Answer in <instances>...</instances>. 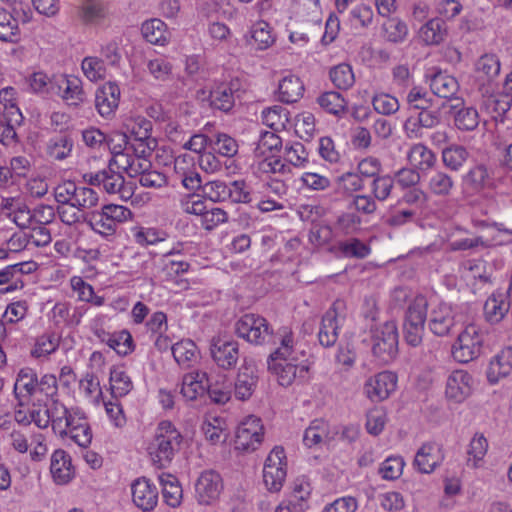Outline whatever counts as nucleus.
I'll list each match as a JSON object with an SVG mask.
<instances>
[{
	"instance_id": "nucleus-58",
	"label": "nucleus",
	"mask_w": 512,
	"mask_h": 512,
	"mask_svg": "<svg viewBox=\"0 0 512 512\" xmlns=\"http://www.w3.org/2000/svg\"><path fill=\"white\" fill-rule=\"evenodd\" d=\"M371 194L378 200V201H385L387 200L394 187V178L391 175L385 174V175H379L371 182Z\"/></svg>"
},
{
	"instance_id": "nucleus-55",
	"label": "nucleus",
	"mask_w": 512,
	"mask_h": 512,
	"mask_svg": "<svg viewBox=\"0 0 512 512\" xmlns=\"http://www.w3.org/2000/svg\"><path fill=\"white\" fill-rule=\"evenodd\" d=\"M385 38L393 43L403 42L408 34V28L405 22L398 18H389L383 24Z\"/></svg>"
},
{
	"instance_id": "nucleus-37",
	"label": "nucleus",
	"mask_w": 512,
	"mask_h": 512,
	"mask_svg": "<svg viewBox=\"0 0 512 512\" xmlns=\"http://www.w3.org/2000/svg\"><path fill=\"white\" fill-rule=\"evenodd\" d=\"M278 92L281 102L294 103L302 97L304 85L300 78L294 75H287L279 82Z\"/></svg>"
},
{
	"instance_id": "nucleus-64",
	"label": "nucleus",
	"mask_w": 512,
	"mask_h": 512,
	"mask_svg": "<svg viewBox=\"0 0 512 512\" xmlns=\"http://www.w3.org/2000/svg\"><path fill=\"white\" fill-rule=\"evenodd\" d=\"M475 68L478 73H482L490 80L499 74L500 61L494 54H485L477 60Z\"/></svg>"
},
{
	"instance_id": "nucleus-14",
	"label": "nucleus",
	"mask_w": 512,
	"mask_h": 512,
	"mask_svg": "<svg viewBox=\"0 0 512 512\" xmlns=\"http://www.w3.org/2000/svg\"><path fill=\"white\" fill-rule=\"evenodd\" d=\"M397 376L389 371L378 373L367 380L364 391L367 397L373 402H380L389 397L395 390Z\"/></svg>"
},
{
	"instance_id": "nucleus-24",
	"label": "nucleus",
	"mask_w": 512,
	"mask_h": 512,
	"mask_svg": "<svg viewBox=\"0 0 512 512\" xmlns=\"http://www.w3.org/2000/svg\"><path fill=\"white\" fill-rule=\"evenodd\" d=\"M207 374L202 371L187 373L182 378L180 393L188 401L196 400L207 390Z\"/></svg>"
},
{
	"instance_id": "nucleus-20",
	"label": "nucleus",
	"mask_w": 512,
	"mask_h": 512,
	"mask_svg": "<svg viewBox=\"0 0 512 512\" xmlns=\"http://www.w3.org/2000/svg\"><path fill=\"white\" fill-rule=\"evenodd\" d=\"M427 319L430 331L438 337L448 336L455 326L454 314L446 304L434 307Z\"/></svg>"
},
{
	"instance_id": "nucleus-60",
	"label": "nucleus",
	"mask_w": 512,
	"mask_h": 512,
	"mask_svg": "<svg viewBox=\"0 0 512 512\" xmlns=\"http://www.w3.org/2000/svg\"><path fill=\"white\" fill-rule=\"evenodd\" d=\"M263 122L274 130L285 127L288 122V111L282 106L275 105L262 112Z\"/></svg>"
},
{
	"instance_id": "nucleus-23",
	"label": "nucleus",
	"mask_w": 512,
	"mask_h": 512,
	"mask_svg": "<svg viewBox=\"0 0 512 512\" xmlns=\"http://www.w3.org/2000/svg\"><path fill=\"white\" fill-rule=\"evenodd\" d=\"M50 471L57 484H66L74 476V467L69 454L57 449L51 455Z\"/></svg>"
},
{
	"instance_id": "nucleus-49",
	"label": "nucleus",
	"mask_w": 512,
	"mask_h": 512,
	"mask_svg": "<svg viewBox=\"0 0 512 512\" xmlns=\"http://www.w3.org/2000/svg\"><path fill=\"white\" fill-rule=\"evenodd\" d=\"M110 388L113 398H122L128 394V370L125 365L115 366L111 370Z\"/></svg>"
},
{
	"instance_id": "nucleus-53",
	"label": "nucleus",
	"mask_w": 512,
	"mask_h": 512,
	"mask_svg": "<svg viewBox=\"0 0 512 512\" xmlns=\"http://www.w3.org/2000/svg\"><path fill=\"white\" fill-rule=\"evenodd\" d=\"M318 104L330 114L340 115L346 109L347 102L343 96L335 91L325 92L318 97Z\"/></svg>"
},
{
	"instance_id": "nucleus-21",
	"label": "nucleus",
	"mask_w": 512,
	"mask_h": 512,
	"mask_svg": "<svg viewBox=\"0 0 512 512\" xmlns=\"http://www.w3.org/2000/svg\"><path fill=\"white\" fill-rule=\"evenodd\" d=\"M153 150L154 146L143 143L130 147V189L136 185V178L152 167L149 158Z\"/></svg>"
},
{
	"instance_id": "nucleus-52",
	"label": "nucleus",
	"mask_w": 512,
	"mask_h": 512,
	"mask_svg": "<svg viewBox=\"0 0 512 512\" xmlns=\"http://www.w3.org/2000/svg\"><path fill=\"white\" fill-rule=\"evenodd\" d=\"M36 396L39 401L50 400L51 403L59 401L58 397V381L54 374H44L37 382Z\"/></svg>"
},
{
	"instance_id": "nucleus-42",
	"label": "nucleus",
	"mask_w": 512,
	"mask_h": 512,
	"mask_svg": "<svg viewBox=\"0 0 512 512\" xmlns=\"http://www.w3.org/2000/svg\"><path fill=\"white\" fill-rule=\"evenodd\" d=\"M184 160L175 161V173L177 178L181 181L183 187L188 191L202 190L204 184H202L201 175L193 167H184Z\"/></svg>"
},
{
	"instance_id": "nucleus-43",
	"label": "nucleus",
	"mask_w": 512,
	"mask_h": 512,
	"mask_svg": "<svg viewBox=\"0 0 512 512\" xmlns=\"http://www.w3.org/2000/svg\"><path fill=\"white\" fill-rule=\"evenodd\" d=\"M152 123L145 118H136L133 125L130 124V147L137 146L138 143L156 146L155 139L150 137Z\"/></svg>"
},
{
	"instance_id": "nucleus-35",
	"label": "nucleus",
	"mask_w": 512,
	"mask_h": 512,
	"mask_svg": "<svg viewBox=\"0 0 512 512\" xmlns=\"http://www.w3.org/2000/svg\"><path fill=\"white\" fill-rule=\"evenodd\" d=\"M141 34L147 42L154 45L164 46L169 41L167 26L158 18L145 21L141 26Z\"/></svg>"
},
{
	"instance_id": "nucleus-6",
	"label": "nucleus",
	"mask_w": 512,
	"mask_h": 512,
	"mask_svg": "<svg viewBox=\"0 0 512 512\" xmlns=\"http://www.w3.org/2000/svg\"><path fill=\"white\" fill-rule=\"evenodd\" d=\"M484 333L474 324L467 325L452 345L451 353L459 363L477 359L483 350Z\"/></svg>"
},
{
	"instance_id": "nucleus-36",
	"label": "nucleus",
	"mask_w": 512,
	"mask_h": 512,
	"mask_svg": "<svg viewBox=\"0 0 512 512\" xmlns=\"http://www.w3.org/2000/svg\"><path fill=\"white\" fill-rule=\"evenodd\" d=\"M69 285L78 301L91 303L97 307L104 305V297L96 295L93 286L81 276H72Z\"/></svg>"
},
{
	"instance_id": "nucleus-28",
	"label": "nucleus",
	"mask_w": 512,
	"mask_h": 512,
	"mask_svg": "<svg viewBox=\"0 0 512 512\" xmlns=\"http://www.w3.org/2000/svg\"><path fill=\"white\" fill-rule=\"evenodd\" d=\"M511 105L512 95L510 93H497L485 97L481 107L493 120L498 121L503 119Z\"/></svg>"
},
{
	"instance_id": "nucleus-61",
	"label": "nucleus",
	"mask_w": 512,
	"mask_h": 512,
	"mask_svg": "<svg viewBox=\"0 0 512 512\" xmlns=\"http://www.w3.org/2000/svg\"><path fill=\"white\" fill-rule=\"evenodd\" d=\"M252 38L260 50L270 47L275 39L272 36L270 25L265 21L256 22L251 29Z\"/></svg>"
},
{
	"instance_id": "nucleus-34",
	"label": "nucleus",
	"mask_w": 512,
	"mask_h": 512,
	"mask_svg": "<svg viewBox=\"0 0 512 512\" xmlns=\"http://www.w3.org/2000/svg\"><path fill=\"white\" fill-rule=\"evenodd\" d=\"M159 481L162 486L164 502L172 508L180 506L183 498V490L177 477L172 474L163 473L159 476Z\"/></svg>"
},
{
	"instance_id": "nucleus-4",
	"label": "nucleus",
	"mask_w": 512,
	"mask_h": 512,
	"mask_svg": "<svg viewBox=\"0 0 512 512\" xmlns=\"http://www.w3.org/2000/svg\"><path fill=\"white\" fill-rule=\"evenodd\" d=\"M428 301L422 296H416L408 305L403 322V337L405 342L412 347L422 343L427 320Z\"/></svg>"
},
{
	"instance_id": "nucleus-13",
	"label": "nucleus",
	"mask_w": 512,
	"mask_h": 512,
	"mask_svg": "<svg viewBox=\"0 0 512 512\" xmlns=\"http://www.w3.org/2000/svg\"><path fill=\"white\" fill-rule=\"evenodd\" d=\"M474 389V379L465 370L452 371L446 380L445 395L455 403H462Z\"/></svg>"
},
{
	"instance_id": "nucleus-1",
	"label": "nucleus",
	"mask_w": 512,
	"mask_h": 512,
	"mask_svg": "<svg viewBox=\"0 0 512 512\" xmlns=\"http://www.w3.org/2000/svg\"><path fill=\"white\" fill-rule=\"evenodd\" d=\"M280 346L267 358V367L278 383L288 387L296 379L304 380L308 376L309 365L306 361H299L294 349L293 334L287 328L278 332Z\"/></svg>"
},
{
	"instance_id": "nucleus-32",
	"label": "nucleus",
	"mask_w": 512,
	"mask_h": 512,
	"mask_svg": "<svg viewBox=\"0 0 512 512\" xmlns=\"http://www.w3.org/2000/svg\"><path fill=\"white\" fill-rule=\"evenodd\" d=\"M138 57L135 55L134 65L132 66L133 77L135 80H141L142 76L140 75L139 68L141 65L146 66L149 70V73L156 79L160 81H165L169 78L172 72V65L161 58H156L153 60L142 61L141 63H137Z\"/></svg>"
},
{
	"instance_id": "nucleus-45",
	"label": "nucleus",
	"mask_w": 512,
	"mask_h": 512,
	"mask_svg": "<svg viewBox=\"0 0 512 512\" xmlns=\"http://www.w3.org/2000/svg\"><path fill=\"white\" fill-rule=\"evenodd\" d=\"M282 147L281 138L274 132L265 131L261 133L254 153L258 157L276 156Z\"/></svg>"
},
{
	"instance_id": "nucleus-26",
	"label": "nucleus",
	"mask_w": 512,
	"mask_h": 512,
	"mask_svg": "<svg viewBox=\"0 0 512 512\" xmlns=\"http://www.w3.org/2000/svg\"><path fill=\"white\" fill-rule=\"evenodd\" d=\"M108 145L113 155L110 161L111 166H116L117 169L127 172L128 154L125 153V150L128 145V135L125 132L115 131L111 134Z\"/></svg>"
},
{
	"instance_id": "nucleus-5",
	"label": "nucleus",
	"mask_w": 512,
	"mask_h": 512,
	"mask_svg": "<svg viewBox=\"0 0 512 512\" xmlns=\"http://www.w3.org/2000/svg\"><path fill=\"white\" fill-rule=\"evenodd\" d=\"M235 331L240 338L255 345L275 344L276 335L269 322L258 314L248 313L235 323Z\"/></svg>"
},
{
	"instance_id": "nucleus-40",
	"label": "nucleus",
	"mask_w": 512,
	"mask_h": 512,
	"mask_svg": "<svg viewBox=\"0 0 512 512\" xmlns=\"http://www.w3.org/2000/svg\"><path fill=\"white\" fill-rule=\"evenodd\" d=\"M407 158L410 164L421 171H426L432 168L436 162L435 154L423 144L413 145L408 154Z\"/></svg>"
},
{
	"instance_id": "nucleus-33",
	"label": "nucleus",
	"mask_w": 512,
	"mask_h": 512,
	"mask_svg": "<svg viewBox=\"0 0 512 512\" xmlns=\"http://www.w3.org/2000/svg\"><path fill=\"white\" fill-rule=\"evenodd\" d=\"M430 88L436 96L450 99L458 92L459 84L455 77L437 71L431 76Z\"/></svg>"
},
{
	"instance_id": "nucleus-25",
	"label": "nucleus",
	"mask_w": 512,
	"mask_h": 512,
	"mask_svg": "<svg viewBox=\"0 0 512 512\" xmlns=\"http://www.w3.org/2000/svg\"><path fill=\"white\" fill-rule=\"evenodd\" d=\"M512 371V348L503 349L489 364L487 379L489 383L495 384L501 378L508 376Z\"/></svg>"
},
{
	"instance_id": "nucleus-44",
	"label": "nucleus",
	"mask_w": 512,
	"mask_h": 512,
	"mask_svg": "<svg viewBox=\"0 0 512 512\" xmlns=\"http://www.w3.org/2000/svg\"><path fill=\"white\" fill-rule=\"evenodd\" d=\"M454 188L453 178L444 171H433L428 179V190L435 196L446 197Z\"/></svg>"
},
{
	"instance_id": "nucleus-29",
	"label": "nucleus",
	"mask_w": 512,
	"mask_h": 512,
	"mask_svg": "<svg viewBox=\"0 0 512 512\" xmlns=\"http://www.w3.org/2000/svg\"><path fill=\"white\" fill-rule=\"evenodd\" d=\"M60 345V337L55 332H44L37 336L30 349V356L37 360L48 359Z\"/></svg>"
},
{
	"instance_id": "nucleus-50",
	"label": "nucleus",
	"mask_w": 512,
	"mask_h": 512,
	"mask_svg": "<svg viewBox=\"0 0 512 512\" xmlns=\"http://www.w3.org/2000/svg\"><path fill=\"white\" fill-rule=\"evenodd\" d=\"M18 93L14 87L8 86L0 90V103L7 116H12L14 122H22L23 115L18 107Z\"/></svg>"
},
{
	"instance_id": "nucleus-54",
	"label": "nucleus",
	"mask_w": 512,
	"mask_h": 512,
	"mask_svg": "<svg viewBox=\"0 0 512 512\" xmlns=\"http://www.w3.org/2000/svg\"><path fill=\"white\" fill-rule=\"evenodd\" d=\"M455 126L462 131H473L479 125L478 111L473 107H463L454 115Z\"/></svg>"
},
{
	"instance_id": "nucleus-8",
	"label": "nucleus",
	"mask_w": 512,
	"mask_h": 512,
	"mask_svg": "<svg viewBox=\"0 0 512 512\" xmlns=\"http://www.w3.org/2000/svg\"><path fill=\"white\" fill-rule=\"evenodd\" d=\"M264 427L260 418L250 415L237 427L235 435V448L244 452H252L261 445Z\"/></svg>"
},
{
	"instance_id": "nucleus-38",
	"label": "nucleus",
	"mask_w": 512,
	"mask_h": 512,
	"mask_svg": "<svg viewBox=\"0 0 512 512\" xmlns=\"http://www.w3.org/2000/svg\"><path fill=\"white\" fill-rule=\"evenodd\" d=\"M331 439L329 425L321 419L313 420L309 427L306 428L303 435V443L308 448L319 445L325 441H330Z\"/></svg>"
},
{
	"instance_id": "nucleus-41",
	"label": "nucleus",
	"mask_w": 512,
	"mask_h": 512,
	"mask_svg": "<svg viewBox=\"0 0 512 512\" xmlns=\"http://www.w3.org/2000/svg\"><path fill=\"white\" fill-rule=\"evenodd\" d=\"M171 350L175 361L184 368L191 367L198 357L197 346L188 339L175 343Z\"/></svg>"
},
{
	"instance_id": "nucleus-9",
	"label": "nucleus",
	"mask_w": 512,
	"mask_h": 512,
	"mask_svg": "<svg viewBox=\"0 0 512 512\" xmlns=\"http://www.w3.org/2000/svg\"><path fill=\"white\" fill-rule=\"evenodd\" d=\"M286 456L282 447L276 446L269 453L263 468V481L271 492H278L286 478Z\"/></svg>"
},
{
	"instance_id": "nucleus-47",
	"label": "nucleus",
	"mask_w": 512,
	"mask_h": 512,
	"mask_svg": "<svg viewBox=\"0 0 512 512\" xmlns=\"http://www.w3.org/2000/svg\"><path fill=\"white\" fill-rule=\"evenodd\" d=\"M468 156L469 152L461 145H451L442 150L443 163L452 171L460 170Z\"/></svg>"
},
{
	"instance_id": "nucleus-51",
	"label": "nucleus",
	"mask_w": 512,
	"mask_h": 512,
	"mask_svg": "<svg viewBox=\"0 0 512 512\" xmlns=\"http://www.w3.org/2000/svg\"><path fill=\"white\" fill-rule=\"evenodd\" d=\"M329 75L332 83L338 89L347 90L352 87L355 82L352 67L347 63H341L332 67Z\"/></svg>"
},
{
	"instance_id": "nucleus-11",
	"label": "nucleus",
	"mask_w": 512,
	"mask_h": 512,
	"mask_svg": "<svg viewBox=\"0 0 512 512\" xmlns=\"http://www.w3.org/2000/svg\"><path fill=\"white\" fill-rule=\"evenodd\" d=\"M68 106L78 107L86 101V93L80 78L72 75L54 77V90Z\"/></svg>"
},
{
	"instance_id": "nucleus-19",
	"label": "nucleus",
	"mask_w": 512,
	"mask_h": 512,
	"mask_svg": "<svg viewBox=\"0 0 512 512\" xmlns=\"http://www.w3.org/2000/svg\"><path fill=\"white\" fill-rule=\"evenodd\" d=\"M120 88L115 82H107L99 87L95 94V107L100 116L108 118L118 108Z\"/></svg>"
},
{
	"instance_id": "nucleus-46",
	"label": "nucleus",
	"mask_w": 512,
	"mask_h": 512,
	"mask_svg": "<svg viewBox=\"0 0 512 512\" xmlns=\"http://www.w3.org/2000/svg\"><path fill=\"white\" fill-rule=\"evenodd\" d=\"M406 103L409 111L416 112L420 109L432 108L434 100L426 88L413 86L406 95Z\"/></svg>"
},
{
	"instance_id": "nucleus-56",
	"label": "nucleus",
	"mask_w": 512,
	"mask_h": 512,
	"mask_svg": "<svg viewBox=\"0 0 512 512\" xmlns=\"http://www.w3.org/2000/svg\"><path fill=\"white\" fill-rule=\"evenodd\" d=\"M110 173H103L100 181L108 193L121 192L125 187V178L123 169H117L116 166L109 164Z\"/></svg>"
},
{
	"instance_id": "nucleus-17",
	"label": "nucleus",
	"mask_w": 512,
	"mask_h": 512,
	"mask_svg": "<svg viewBox=\"0 0 512 512\" xmlns=\"http://www.w3.org/2000/svg\"><path fill=\"white\" fill-rule=\"evenodd\" d=\"M444 460L441 445L435 442L424 443L414 458L416 469L425 474L432 473Z\"/></svg>"
},
{
	"instance_id": "nucleus-30",
	"label": "nucleus",
	"mask_w": 512,
	"mask_h": 512,
	"mask_svg": "<svg viewBox=\"0 0 512 512\" xmlns=\"http://www.w3.org/2000/svg\"><path fill=\"white\" fill-rule=\"evenodd\" d=\"M73 147V139L69 135L59 134L48 139L45 153L50 159L62 161L71 155Z\"/></svg>"
},
{
	"instance_id": "nucleus-22",
	"label": "nucleus",
	"mask_w": 512,
	"mask_h": 512,
	"mask_svg": "<svg viewBox=\"0 0 512 512\" xmlns=\"http://www.w3.org/2000/svg\"><path fill=\"white\" fill-rule=\"evenodd\" d=\"M448 35V26L444 19L434 17L427 20L418 30L419 39L428 46L443 43Z\"/></svg>"
},
{
	"instance_id": "nucleus-57",
	"label": "nucleus",
	"mask_w": 512,
	"mask_h": 512,
	"mask_svg": "<svg viewBox=\"0 0 512 512\" xmlns=\"http://www.w3.org/2000/svg\"><path fill=\"white\" fill-rule=\"evenodd\" d=\"M98 201V193L95 190L89 187L77 186L71 207L78 210L90 209L96 206Z\"/></svg>"
},
{
	"instance_id": "nucleus-10",
	"label": "nucleus",
	"mask_w": 512,
	"mask_h": 512,
	"mask_svg": "<svg viewBox=\"0 0 512 512\" xmlns=\"http://www.w3.org/2000/svg\"><path fill=\"white\" fill-rule=\"evenodd\" d=\"M195 499L200 505H211L216 502L223 490V480L214 470L203 471L195 485Z\"/></svg>"
},
{
	"instance_id": "nucleus-62",
	"label": "nucleus",
	"mask_w": 512,
	"mask_h": 512,
	"mask_svg": "<svg viewBox=\"0 0 512 512\" xmlns=\"http://www.w3.org/2000/svg\"><path fill=\"white\" fill-rule=\"evenodd\" d=\"M227 199L233 203H250L251 188L244 180H235L228 185Z\"/></svg>"
},
{
	"instance_id": "nucleus-48",
	"label": "nucleus",
	"mask_w": 512,
	"mask_h": 512,
	"mask_svg": "<svg viewBox=\"0 0 512 512\" xmlns=\"http://www.w3.org/2000/svg\"><path fill=\"white\" fill-rule=\"evenodd\" d=\"M79 390L94 405L101 401L102 390L100 381L95 373L87 372L79 381Z\"/></svg>"
},
{
	"instance_id": "nucleus-18",
	"label": "nucleus",
	"mask_w": 512,
	"mask_h": 512,
	"mask_svg": "<svg viewBox=\"0 0 512 512\" xmlns=\"http://www.w3.org/2000/svg\"><path fill=\"white\" fill-rule=\"evenodd\" d=\"M339 306L340 302H335L322 317L318 339L323 347H332L338 339V330L343 321V318H340L337 312Z\"/></svg>"
},
{
	"instance_id": "nucleus-3",
	"label": "nucleus",
	"mask_w": 512,
	"mask_h": 512,
	"mask_svg": "<svg viewBox=\"0 0 512 512\" xmlns=\"http://www.w3.org/2000/svg\"><path fill=\"white\" fill-rule=\"evenodd\" d=\"M183 436L169 421L159 423L154 440L149 446V454L155 465L166 468L180 451Z\"/></svg>"
},
{
	"instance_id": "nucleus-27",
	"label": "nucleus",
	"mask_w": 512,
	"mask_h": 512,
	"mask_svg": "<svg viewBox=\"0 0 512 512\" xmlns=\"http://www.w3.org/2000/svg\"><path fill=\"white\" fill-rule=\"evenodd\" d=\"M210 107L228 113L235 105L234 91L227 83L216 85L208 93Z\"/></svg>"
},
{
	"instance_id": "nucleus-59",
	"label": "nucleus",
	"mask_w": 512,
	"mask_h": 512,
	"mask_svg": "<svg viewBox=\"0 0 512 512\" xmlns=\"http://www.w3.org/2000/svg\"><path fill=\"white\" fill-rule=\"evenodd\" d=\"M372 105L374 110L381 115L395 114L400 108L398 99L387 93L376 94L372 99Z\"/></svg>"
},
{
	"instance_id": "nucleus-7",
	"label": "nucleus",
	"mask_w": 512,
	"mask_h": 512,
	"mask_svg": "<svg viewBox=\"0 0 512 512\" xmlns=\"http://www.w3.org/2000/svg\"><path fill=\"white\" fill-rule=\"evenodd\" d=\"M398 351V331L395 322H386L372 336V352L380 360H392Z\"/></svg>"
},
{
	"instance_id": "nucleus-15",
	"label": "nucleus",
	"mask_w": 512,
	"mask_h": 512,
	"mask_svg": "<svg viewBox=\"0 0 512 512\" xmlns=\"http://www.w3.org/2000/svg\"><path fill=\"white\" fill-rule=\"evenodd\" d=\"M258 379L255 365L250 361L244 360V363L238 370L234 383L235 397L241 401L249 399L257 387Z\"/></svg>"
},
{
	"instance_id": "nucleus-63",
	"label": "nucleus",
	"mask_w": 512,
	"mask_h": 512,
	"mask_svg": "<svg viewBox=\"0 0 512 512\" xmlns=\"http://www.w3.org/2000/svg\"><path fill=\"white\" fill-rule=\"evenodd\" d=\"M88 223L96 233L104 236L112 235L117 229L114 222L108 218L107 214L103 210L93 212Z\"/></svg>"
},
{
	"instance_id": "nucleus-39",
	"label": "nucleus",
	"mask_w": 512,
	"mask_h": 512,
	"mask_svg": "<svg viewBox=\"0 0 512 512\" xmlns=\"http://www.w3.org/2000/svg\"><path fill=\"white\" fill-rule=\"evenodd\" d=\"M37 382V375L31 368L21 369L14 384L16 397L26 398L36 396Z\"/></svg>"
},
{
	"instance_id": "nucleus-12",
	"label": "nucleus",
	"mask_w": 512,
	"mask_h": 512,
	"mask_svg": "<svg viewBox=\"0 0 512 512\" xmlns=\"http://www.w3.org/2000/svg\"><path fill=\"white\" fill-rule=\"evenodd\" d=\"M210 353L218 367L230 370L239 360V343L224 337H214L210 344Z\"/></svg>"
},
{
	"instance_id": "nucleus-31",
	"label": "nucleus",
	"mask_w": 512,
	"mask_h": 512,
	"mask_svg": "<svg viewBox=\"0 0 512 512\" xmlns=\"http://www.w3.org/2000/svg\"><path fill=\"white\" fill-rule=\"evenodd\" d=\"M464 184L474 192H480L493 186L492 171L484 164L471 168L463 178Z\"/></svg>"
},
{
	"instance_id": "nucleus-16",
	"label": "nucleus",
	"mask_w": 512,
	"mask_h": 512,
	"mask_svg": "<svg viewBox=\"0 0 512 512\" xmlns=\"http://www.w3.org/2000/svg\"><path fill=\"white\" fill-rule=\"evenodd\" d=\"M132 500L144 512L152 511L158 502V490L146 478H140L131 485Z\"/></svg>"
},
{
	"instance_id": "nucleus-2",
	"label": "nucleus",
	"mask_w": 512,
	"mask_h": 512,
	"mask_svg": "<svg viewBox=\"0 0 512 512\" xmlns=\"http://www.w3.org/2000/svg\"><path fill=\"white\" fill-rule=\"evenodd\" d=\"M52 430L61 439H70L79 447L87 448L92 441V431L85 413L78 407H67L60 401L49 404Z\"/></svg>"
}]
</instances>
